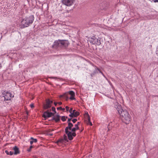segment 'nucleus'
Returning a JSON list of instances; mask_svg holds the SVG:
<instances>
[{"mask_svg": "<svg viewBox=\"0 0 158 158\" xmlns=\"http://www.w3.org/2000/svg\"><path fill=\"white\" fill-rule=\"evenodd\" d=\"M154 2H158V0H154Z\"/></svg>", "mask_w": 158, "mask_h": 158, "instance_id": "f704fd0d", "label": "nucleus"}, {"mask_svg": "<svg viewBox=\"0 0 158 158\" xmlns=\"http://www.w3.org/2000/svg\"><path fill=\"white\" fill-rule=\"evenodd\" d=\"M13 149L14 151V154L15 155H17L20 153V151L18 148L16 146H15L13 148Z\"/></svg>", "mask_w": 158, "mask_h": 158, "instance_id": "4468645a", "label": "nucleus"}, {"mask_svg": "<svg viewBox=\"0 0 158 158\" xmlns=\"http://www.w3.org/2000/svg\"><path fill=\"white\" fill-rule=\"evenodd\" d=\"M53 103V101L50 100L49 99H46V103L44 105V110H47L51 107L52 106V104Z\"/></svg>", "mask_w": 158, "mask_h": 158, "instance_id": "0eeeda50", "label": "nucleus"}, {"mask_svg": "<svg viewBox=\"0 0 158 158\" xmlns=\"http://www.w3.org/2000/svg\"><path fill=\"white\" fill-rule=\"evenodd\" d=\"M34 19L33 15H31L22 19L20 25V28L23 29L28 27L32 23Z\"/></svg>", "mask_w": 158, "mask_h": 158, "instance_id": "7ed1b4c3", "label": "nucleus"}, {"mask_svg": "<svg viewBox=\"0 0 158 158\" xmlns=\"http://www.w3.org/2000/svg\"><path fill=\"white\" fill-rule=\"evenodd\" d=\"M2 97L4 98L5 101H8L10 100V98L14 97V95L12 96V94L11 93L7 91H4L2 93Z\"/></svg>", "mask_w": 158, "mask_h": 158, "instance_id": "423d86ee", "label": "nucleus"}, {"mask_svg": "<svg viewBox=\"0 0 158 158\" xmlns=\"http://www.w3.org/2000/svg\"><path fill=\"white\" fill-rule=\"evenodd\" d=\"M68 117L67 116L65 117V116H62L61 117V120L64 122L66 120V118H67Z\"/></svg>", "mask_w": 158, "mask_h": 158, "instance_id": "6ab92c4d", "label": "nucleus"}, {"mask_svg": "<svg viewBox=\"0 0 158 158\" xmlns=\"http://www.w3.org/2000/svg\"><path fill=\"white\" fill-rule=\"evenodd\" d=\"M2 66L1 64H0V69L2 67Z\"/></svg>", "mask_w": 158, "mask_h": 158, "instance_id": "58836bf2", "label": "nucleus"}, {"mask_svg": "<svg viewBox=\"0 0 158 158\" xmlns=\"http://www.w3.org/2000/svg\"><path fill=\"white\" fill-rule=\"evenodd\" d=\"M114 107L121 118L123 122L126 124H128L131 119V116L128 112L126 109L123 108L118 103L116 104Z\"/></svg>", "mask_w": 158, "mask_h": 158, "instance_id": "f257e3e1", "label": "nucleus"}, {"mask_svg": "<svg viewBox=\"0 0 158 158\" xmlns=\"http://www.w3.org/2000/svg\"><path fill=\"white\" fill-rule=\"evenodd\" d=\"M27 114H28V112H27Z\"/></svg>", "mask_w": 158, "mask_h": 158, "instance_id": "79ce46f5", "label": "nucleus"}, {"mask_svg": "<svg viewBox=\"0 0 158 158\" xmlns=\"http://www.w3.org/2000/svg\"><path fill=\"white\" fill-rule=\"evenodd\" d=\"M72 118H69L68 119L67 121V123L68 124H69V123H71L70 122Z\"/></svg>", "mask_w": 158, "mask_h": 158, "instance_id": "cd10ccee", "label": "nucleus"}, {"mask_svg": "<svg viewBox=\"0 0 158 158\" xmlns=\"http://www.w3.org/2000/svg\"><path fill=\"white\" fill-rule=\"evenodd\" d=\"M31 139L32 140L30 141V144L31 145L33 143V142L36 143L37 141L36 139H34L33 137H31Z\"/></svg>", "mask_w": 158, "mask_h": 158, "instance_id": "dca6fc26", "label": "nucleus"}, {"mask_svg": "<svg viewBox=\"0 0 158 158\" xmlns=\"http://www.w3.org/2000/svg\"><path fill=\"white\" fill-rule=\"evenodd\" d=\"M54 78V79H56L57 78L56 77H53L52 78Z\"/></svg>", "mask_w": 158, "mask_h": 158, "instance_id": "ea45409f", "label": "nucleus"}, {"mask_svg": "<svg viewBox=\"0 0 158 158\" xmlns=\"http://www.w3.org/2000/svg\"><path fill=\"white\" fill-rule=\"evenodd\" d=\"M64 97L65 98V100L66 101H67L69 99V98L68 96H66V94H64L63 95H61L60 96V97Z\"/></svg>", "mask_w": 158, "mask_h": 158, "instance_id": "a211bd4d", "label": "nucleus"}, {"mask_svg": "<svg viewBox=\"0 0 158 158\" xmlns=\"http://www.w3.org/2000/svg\"><path fill=\"white\" fill-rule=\"evenodd\" d=\"M60 116L58 114L55 115H54V116L52 118V120H54L56 122H58L60 121Z\"/></svg>", "mask_w": 158, "mask_h": 158, "instance_id": "f8f14e48", "label": "nucleus"}, {"mask_svg": "<svg viewBox=\"0 0 158 158\" xmlns=\"http://www.w3.org/2000/svg\"><path fill=\"white\" fill-rule=\"evenodd\" d=\"M58 103L59 105H61L62 104V103L61 102H59Z\"/></svg>", "mask_w": 158, "mask_h": 158, "instance_id": "c9c22d12", "label": "nucleus"}, {"mask_svg": "<svg viewBox=\"0 0 158 158\" xmlns=\"http://www.w3.org/2000/svg\"><path fill=\"white\" fill-rule=\"evenodd\" d=\"M69 44V43L68 40H58L54 41L52 48L57 49H59L60 48L65 49Z\"/></svg>", "mask_w": 158, "mask_h": 158, "instance_id": "f03ea898", "label": "nucleus"}, {"mask_svg": "<svg viewBox=\"0 0 158 158\" xmlns=\"http://www.w3.org/2000/svg\"><path fill=\"white\" fill-rule=\"evenodd\" d=\"M65 108L66 109V110L67 111H68L69 110V108L68 106H66L65 107Z\"/></svg>", "mask_w": 158, "mask_h": 158, "instance_id": "473e14b6", "label": "nucleus"}, {"mask_svg": "<svg viewBox=\"0 0 158 158\" xmlns=\"http://www.w3.org/2000/svg\"><path fill=\"white\" fill-rule=\"evenodd\" d=\"M50 135H52V134H50Z\"/></svg>", "mask_w": 158, "mask_h": 158, "instance_id": "a19ab883", "label": "nucleus"}, {"mask_svg": "<svg viewBox=\"0 0 158 158\" xmlns=\"http://www.w3.org/2000/svg\"><path fill=\"white\" fill-rule=\"evenodd\" d=\"M75 128L76 129H77V130L79 129V127L78 126V124H76L75 125Z\"/></svg>", "mask_w": 158, "mask_h": 158, "instance_id": "393cba45", "label": "nucleus"}, {"mask_svg": "<svg viewBox=\"0 0 158 158\" xmlns=\"http://www.w3.org/2000/svg\"><path fill=\"white\" fill-rule=\"evenodd\" d=\"M68 125H69L72 128V127L73 126V124L71 123H69V124H68Z\"/></svg>", "mask_w": 158, "mask_h": 158, "instance_id": "bb28decb", "label": "nucleus"}, {"mask_svg": "<svg viewBox=\"0 0 158 158\" xmlns=\"http://www.w3.org/2000/svg\"><path fill=\"white\" fill-rule=\"evenodd\" d=\"M30 107L31 108H33L34 107V104H31L30 105Z\"/></svg>", "mask_w": 158, "mask_h": 158, "instance_id": "c756f323", "label": "nucleus"}, {"mask_svg": "<svg viewBox=\"0 0 158 158\" xmlns=\"http://www.w3.org/2000/svg\"><path fill=\"white\" fill-rule=\"evenodd\" d=\"M5 152L7 154V155H9V152L7 150H6L5 151Z\"/></svg>", "mask_w": 158, "mask_h": 158, "instance_id": "2f4dec72", "label": "nucleus"}, {"mask_svg": "<svg viewBox=\"0 0 158 158\" xmlns=\"http://www.w3.org/2000/svg\"><path fill=\"white\" fill-rule=\"evenodd\" d=\"M80 124V122H78L77 124H78V125Z\"/></svg>", "mask_w": 158, "mask_h": 158, "instance_id": "4c0bfd02", "label": "nucleus"}, {"mask_svg": "<svg viewBox=\"0 0 158 158\" xmlns=\"http://www.w3.org/2000/svg\"><path fill=\"white\" fill-rule=\"evenodd\" d=\"M79 114V112L78 111H76V110H73V112L69 115V116L71 118H73L76 117Z\"/></svg>", "mask_w": 158, "mask_h": 158, "instance_id": "9d476101", "label": "nucleus"}, {"mask_svg": "<svg viewBox=\"0 0 158 158\" xmlns=\"http://www.w3.org/2000/svg\"><path fill=\"white\" fill-rule=\"evenodd\" d=\"M77 121V119L76 118H74L72 120L73 122V123H75Z\"/></svg>", "mask_w": 158, "mask_h": 158, "instance_id": "a878e982", "label": "nucleus"}, {"mask_svg": "<svg viewBox=\"0 0 158 158\" xmlns=\"http://www.w3.org/2000/svg\"><path fill=\"white\" fill-rule=\"evenodd\" d=\"M54 113L49 112V110H47L44 113L42 116L45 118V119H46V118H49L52 116H54Z\"/></svg>", "mask_w": 158, "mask_h": 158, "instance_id": "6e6552de", "label": "nucleus"}, {"mask_svg": "<svg viewBox=\"0 0 158 158\" xmlns=\"http://www.w3.org/2000/svg\"><path fill=\"white\" fill-rule=\"evenodd\" d=\"M64 140L67 141H68L67 136L65 135H64L63 136V139H59L58 141L57 142L62 143Z\"/></svg>", "mask_w": 158, "mask_h": 158, "instance_id": "2eb2a0df", "label": "nucleus"}, {"mask_svg": "<svg viewBox=\"0 0 158 158\" xmlns=\"http://www.w3.org/2000/svg\"><path fill=\"white\" fill-rule=\"evenodd\" d=\"M69 94L71 96L69 99L71 100H75V98L74 97L75 96V93L73 91H70L69 92Z\"/></svg>", "mask_w": 158, "mask_h": 158, "instance_id": "9b49d317", "label": "nucleus"}, {"mask_svg": "<svg viewBox=\"0 0 158 158\" xmlns=\"http://www.w3.org/2000/svg\"><path fill=\"white\" fill-rule=\"evenodd\" d=\"M57 110H60L63 111H64L65 110V109L64 108H62L61 107H57Z\"/></svg>", "mask_w": 158, "mask_h": 158, "instance_id": "4be33fe9", "label": "nucleus"}, {"mask_svg": "<svg viewBox=\"0 0 158 158\" xmlns=\"http://www.w3.org/2000/svg\"><path fill=\"white\" fill-rule=\"evenodd\" d=\"M57 103L55 102L54 103V104L55 105V106H56L57 105Z\"/></svg>", "mask_w": 158, "mask_h": 158, "instance_id": "e433bc0d", "label": "nucleus"}, {"mask_svg": "<svg viewBox=\"0 0 158 158\" xmlns=\"http://www.w3.org/2000/svg\"><path fill=\"white\" fill-rule=\"evenodd\" d=\"M75 2V0H63L62 3L67 6H72Z\"/></svg>", "mask_w": 158, "mask_h": 158, "instance_id": "1a4fd4ad", "label": "nucleus"}, {"mask_svg": "<svg viewBox=\"0 0 158 158\" xmlns=\"http://www.w3.org/2000/svg\"><path fill=\"white\" fill-rule=\"evenodd\" d=\"M72 110H73V108H71L70 109V110H69V112L70 113V114L71 113H72L73 112Z\"/></svg>", "mask_w": 158, "mask_h": 158, "instance_id": "72a5a7b5", "label": "nucleus"}, {"mask_svg": "<svg viewBox=\"0 0 158 158\" xmlns=\"http://www.w3.org/2000/svg\"><path fill=\"white\" fill-rule=\"evenodd\" d=\"M156 54H158V46H157L156 51Z\"/></svg>", "mask_w": 158, "mask_h": 158, "instance_id": "7c9ffc66", "label": "nucleus"}, {"mask_svg": "<svg viewBox=\"0 0 158 158\" xmlns=\"http://www.w3.org/2000/svg\"><path fill=\"white\" fill-rule=\"evenodd\" d=\"M96 69H97V70L100 73H101L103 75V76L105 77L104 75L103 74V73L100 71V70L98 68H96Z\"/></svg>", "mask_w": 158, "mask_h": 158, "instance_id": "b1692460", "label": "nucleus"}, {"mask_svg": "<svg viewBox=\"0 0 158 158\" xmlns=\"http://www.w3.org/2000/svg\"><path fill=\"white\" fill-rule=\"evenodd\" d=\"M85 118L86 120L87 121V124L88 125H90L91 126H92V123L90 122V118L89 117V115L88 113L86 115Z\"/></svg>", "mask_w": 158, "mask_h": 158, "instance_id": "ddd939ff", "label": "nucleus"}, {"mask_svg": "<svg viewBox=\"0 0 158 158\" xmlns=\"http://www.w3.org/2000/svg\"><path fill=\"white\" fill-rule=\"evenodd\" d=\"M77 130V129H76L75 127H73V128H72V129H71V132H72V133H75V132Z\"/></svg>", "mask_w": 158, "mask_h": 158, "instance_id": "aec40b11", "label": "nucleus"}, {"mask_svg": "<svg viewBox=\"0 0 158 158\" xmlns=\"http://www.w3.org/2000/svg\"><path fill=\"white\" fill-rule=\"evenodd\" d=\"M52 109V110L53 112H54V113H54V114H55L56 113V109H55V107H52V109Z\"/></svg>", "mask_w": 158, "mask_h": 158, "instance_id": "412c9836", "label": "nucleus"}, {"mask_svg": "<svg viewBox=\"0 0 158 158\" xmlns=\"http://www.w3.org/2000/svg\"><path fill=\"white\" fill-rule=\"evenodd\" d=\"M71 127L68 125V126L66 127L65 131L66 134L67 135L68 139L71 140L73 139V137H75L76 135V133H72V132L69 131V130H71Z\"/></svg>", "mask_w": 158, "mask_h": 158, "instance_id": "20e7f679", "label": "nucleus"}, {"mask_svg": "<svg viewBox=\"0 0 158 158\" xmlns=\"http://www.w3.org/2000/svg\"><path fill=\"white\" fill-rule=\"evenodd\" d=\"M33 148V146H31L30 147V148H28V149H27V151H28V152H30L31 150V148Z\"/></svg>", "mask_w": 158, "mask_h": 158, "instance_id": "5701e85b", "label": "nucleus"}, {"mask_svg": "<svg viewBox=\"0 0 158 158\" xmlns=\"http://www.w3.org/2000/svg\"><path fill=\"white\" fill-rule=\"evenodd\" d=\"M89 40L90 43L93 44H97L99 45L101 44L100 39L99 38H97L95 36H93L92 37L89 38Z\"/></svg>", "mask_w": 158, "mask_h": 158, "instance_id": "39448f33", "label": "nucleus"}, {"mask_svg": "<svg viewBox=\"0 0 158 158\" xmlns=\"http://www.w3.org/2000/svg\"><path fill=\"white\" fill-rule=\"evenodd\" d=\"M98 72L97 71V70L96 69H95V70L93 71V73L91 74V77H93L95 74H96Z\"/></svg>", "mask_w": 158, "mask_h": 158, "instance_id": "f3484780", "label": "nucleus"}, {"mask_svg": "<svg viewBox=\"0 0 158 158\" xmlns=\"http://www.w3.org/2000/svg\"><path fill=\"white\" fill-rule=\"evenodd\" d=\"M14 153L12 151H10L9 152V155H12Z\"/></svg>", "mask_w": 158, "mask_h": 158, "instance_id": "c85d7f7f", "label": "nucleus"}]
</instances>
